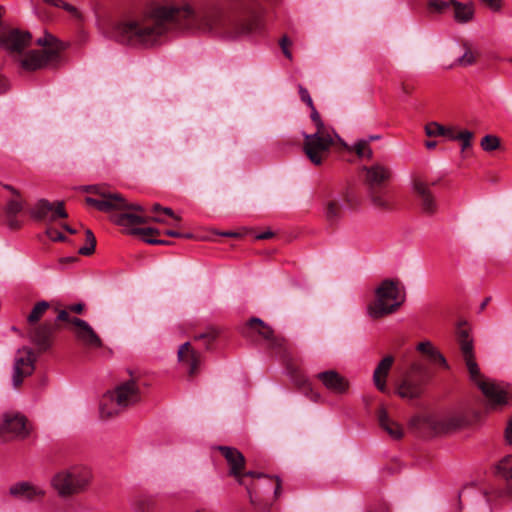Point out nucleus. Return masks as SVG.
<instances>
[{"mask_svg": "<svg viewBox=\"0 0 512 512\" xmlns=\"http://www.w3.org/2000/svg\"><path fill=\"white\" fill-rule=\"evenodd\" d=\"M9 88L7 80L0 75V94L5 93Z\"/></svg>", "mask_w": 512, "mask_h": 512, "instance_id": "nucleus-49", "label": "nucleus"}, {"mask_svg": "<svg viewBox=\"0 0 512 512\" xmlns=\"http://www.w3.org/2000/svg\"><path fill=\"white\" fill-rule=\"evenodd\" d=\"M60 261H61V263H72V262L76 261V258H74V257H67V258L61 259Z\"/></svg>", "mask_w": 512, "mask_h": 512, "instance_id": "nucleus-57", "label": "nucleus"}, {"mask_svg": "<svg viewBox=\"0 0 512 512\" xmlns=\"http://www.w3.org/2000/svg\"><path fill=\"white\" fill-rule=\"evenodd\" d=\"M316 378L332 393L345 394L349 389V381L335 370L320 372Z\"/></svg>", "mask_w": 512, "mask_h": 512, "instance_id": "nucleus-22", "label": "nucleus"}, {"mask_svg": "<svg viewBox=\"0 0 512 512\" xmlns=\"http://www.w3.org/2000/svg\"><path fill=\"white\" fill-rule=\"evenodd\" d=\"M378 138H379V136H372V137H371V140H376V139H378Z\"/></svg>", "mask_w": 512, "mask_h": 512, "instance_id": "nucleus-62", "label": "nucleus"}, {"mask_svg": "<svg viewBox=\"0 0 512 512\" xmlns=\"http://www.w3.org/2000/svg\"><path fill=\"white\" fill-rule=\"evenodd\" d=\"M140 400L141 392L137 380L134 377L124 380L102 396L100 416L102 419L113 418Z\"/></svg>", "mask_w": 512, "mask_h": 512, "instance_id": "nucleus-7", "label": "nucleus"}, {"mask_svg": "<svg viewBox=\"0 0 512 512\" xmlns=\"http://www.w3.org/2000/svg\"><path fill=\"white\" fill-rule=\"evenodd\" d=\"M450 10L453 12L454 20L459 24H467L474 19L475 5L473 2L462 3L450 0Z\"/></svg>", "mask_w": 512, "mask_h": 512, "instance_id": "nucleus-29", "label": "nucleus"}, {"mask_svg": "<svg viewBox=\"0 0 512 512\" xmlns=\"http://www.w3.org/2000/svg\"><path fill=\"white\" fill-rule=\"evenodd\" d=\"M166 235L170 236V237H175V238H180L183 236L182 233L176 231V230H173V229H170V230H167L165 232Z\"/></svg>", "mask_w": 512, "mask_h": 512, "instance_id": "nucleus-51", "label": "nucleus"}, {"mask_svg": "<svg viewBox=\"0 0 512 512\" xmlns=\"http://www.w3.org/2000/svg\"><path fill=\"white\" fill-rule=\"evenodd\" d=\"M179 223L180 222H177V221H174L173 223L172 222H169V226H173V227H178L179 226Z\"/></svg>", "mask_w": 512, "mask_h": 512, "instance_id": "nucleus-59", "label": "nucleus"}, {"mask_svg": "<svg viewBox=\"0 0 512 512\" xmlns=\"http://www.w3.org/2000/svg\"><path fill=\"white\" fill-rule=\"evenodd\" d=\"M29 214L32 219L46 226L45 234L49 239L57 242L67 241V237L53 225L58 219L68 217L64 202H50L46 199H40L29 209Z\"/></svg>", "mask_w": 512, "mask_h": 512, "instance_id": "nucleus-11", "label": "nucleus"}, {"mask_svg": "<svg viewBox=\"0 0 512 512\" xmlns=\"http://www.w3.org/2000/svg\"><path fill=\"white\" fill-rule=\"evenodd\" d=\"M288 374L291 377V380L293 381L294 385L301 390V392L308 397L310 400L314 402H318L321 398L320 394L315 392L311 386V383L308 381V379L301 373V371L293 366L292 364H289L287 366Z\"/></svg>", "mask_w": 512, "mask_h": 512, "instance_id": "nucleus-26", "label": "nucleus"}, {"mask_svg": "<svg viewBox=\"0 0 512 512\" xmlns=\"http://www.w3.org/2000/svg\"><path fill=\"white\" fill-rule=\"evenodd\" d=\"M45 3L53 5L55 7H60L66 10L73 18H75L79 23L83 21L82 13L74 6L64 2L63 0H44Z\"/></svg>", "mask_w": 512, "mask_h": 512, "instance_id": "nucleus-34", "label": "nucleus"}, {"mask_svg": "<svg viewBox=\"0 0 512 512\" xmlns=\"http://www.w3.org/2000/svg\"><path fill=\"white\" fill-rule=\"evenodd\" d=\"M249 329L256 331L268 344V347L277 354H283L285 351L284 340L274 335L273 330L267 326L261 319L252 318L248 322Z\"/></svg>", "mask_w": 512, "mask_h": 512, "instance_id": "nucleus-21", "label": "nucleus"}, {"mask_svg": "<svg viewBox=\"0 0 512 512\" xmlns=\"http://www.w3.org/2000/svg\"><path fill=\"white\" fill-rule=\"evenodd\" d=\"M57 318L60 321H63V322H66V323L72 325V320H73L74 317H71L67 310H60L58 312V317Z\"/></svg>", "mask_w": 512, "mask_h": 512, "instance_id": "nucleus-47", "label": "nucleus"}, {"mask_svg": "<svg viewBox=\"0 0 512 512\" xmlns=\"http://www.w3.org/2000/svg\"><path fill=\"white\" fill-rule=\"evenodd\" d=\"M3 15L4 7L0 5V46L13 53L24 70L35 71L60 61L61 52L65 49L64 43L46 33L36 41L37 45L41 47L40 50H30L24 53L23 50L31 39L30 33L6 26L2 21Z\"/></svg>", "mask_w": 512, "mask_h": 512, "instance_id": "nucleus-3", "label": "nucleus"}, {"mask_svg": "<svg viewBox=\"0 0 512 512\" xmlns=\"http://www.w3.org/2000/svg\"><path fill=\"white\" fill-rule=\"evenodd\" d=\"M511 61H512V58H511Z\"/></svg>", "mask_w": 512, "mask_h": 512, "instance_id": "nucleus-63", "label": "nucleus"}, {"mask_svg": "<svg viewBox=\"0 0 512 512\" xmlns=\"http://www.w3.org/2000/svg\"><path fill=\"white\" fill-rule=\"evenodd\" d=\"M219 452L222 454V456L226 459L229 467H230V475L236 478L237 482L240 485H243L246 487L249 501L252 505H257V495L252 490V488L247 485L245 481V477H251V478H267L269 481H275V489H274V495L275 498H278L281 494V480L278 477L270 478L267 475H264L262 473H257L254 471H249L247 473H243V469L245 467V457L244 455L237 450L236 448L227 447V446H219L217 448Z\"/></svg>", "mask_w": 512, "mask_h": 512, "instance_id": "nucleus-10", "label": "nucleus"}, {"mask_svg": "<svg viewBox=\"0 0 512 512\" xmlns=\"http://www.w3.org/2000/svg\"><path fill=\"white\" fill-rule=\"evenodd\" d=\"M36 360L37 355L32 348L22 347L17 351L12 377L14 388L18 389L22 385L23 380L32 375L35 370Z\"/></svg>", "mask_w": 512, "mask_h": 512, "instance_id": "nucleus-17", "label": "nucleus"}, {"mask_svg": "<svg viewBox=\"0 0 512 512\" xmlns=\"http://www.w3.org/2000/svg\"><path fill=\"white\" fill-rule=\"evenodd\" d=\"M481 148L486 152H492L500 148V138L495 135H486L480 142Z\"/></svg>", "mask_w": 512, "mask_h": 512, "instance_id": "nucleus-38", "label": "nucleus"}, {"mask_svg": "<svg viewBox=\"0 0 512 512\" xmlns=\"http://www.w3.org/2000/svg\"><path fill=\"white\" fill-rule=\"evenodd\" d=\"M483 4L494 11H499L502 7L501 0H481Z\"/></svg>", "mask_w": 512, "mask_h": 512, "instance_id": "nucleus-45", "label": "nucleus"}, {"mask_svg": "<svg viewBox=\"0 0 512 512\" xmlns=\"http://www.w3.org/2000/svg\"><path fill=\"white\" fill-rule=\"evenodd\" d=\"M218 332L214 328H209L205 332L198 333L194 336L197 341H202L207 350L212 348L213 342L217 339Z\"/></svg>", "mask_w": 512, "mask_h": 512, "instance_id": "nucleus-36", "label": "nucleus"}, {"mask_svg": "<svg viewBox=\"0 0 512 512\" xmlns=\"http://www.w3.org/2000/svg\"><path fill=\"white\" fill-rule=\"evenodd\" d=\"M31 428L27 418L19 412H7L0 421V442L6 443L13 439H24L30 434Z\"/></svg>", "mask_w": 512, "mask_h": 512, "instance_id": "nucleus-15", "label": "nucleus"}, {"mask_svg": "<svg viewBox=\"0 0 512 512\" xmlns=\"http://www.w3.org/2000/svg\"><path fill=\"white\" fill-rule=\"evenodd\" d=\"M474 133L469 130H458L450 125V141H457L461 146L462 157H466L467 150L472 146Z\"/></svg>", "mask_w": 512, "mask_h": 512, "instance_id": "nucleus-32", "label": "nucleus"}, {"mask_svg": "<svg viewBox=\"0 0 512 512\" xmlns=\"http://www.w3.org/2000/svg\"><path fill=\"white\" fill-rule=\"evenodd\" d=\"M177 359L187 369L189 378H193L198 373L201 354L195 350L190 342H185L179 346Z\"/></svg>", "mask_w": 512, "mask_h": 512, "instance_id": "nucleus-19", "label": "nucleus"}, {"mask_svg": "<svg viewBox=\"0 0 512 512\" xmlns=\"http://www.w3.org/2000/svg\"><path fill=\"white\" fill-rule=\"evenodd\" d=\"M311 118L316 124L317 131L313 134H306L304 138V151L308 159L314 165H321L324 156L334 145L333 136L326 130L315 107L311 108Z\"/></svg>", "mask_w": 512, "mask_h": 512, "instance_id": "nucleus-12", "label": "nucleus"}, {"mask_svg": "<svg viewBox=\"0 0 512 512\" xmlns=\"http://www.w3.org/2000/svg\"><path fill=\"white\" fill-rule=\"evenodd\" d=\"M64 230H66L68 233L70 234H75L76 233V230L71 228L69 225L67 224H61L60 225Z\"/></svg>", "mask_w": 512, "mask_h": 512, "instance_id": "nucleus-55", "label": "nucleus"}, {"mask_svg": "<svg viewBox=\"0 0 512 512\" xmlns=\"http://www.w3.org/2000/svg\"><path fill=\"white\" fill-rule=\"evenodd\" d=\"M335 137L338 139V141L341 143V145L346 147V144L341 140V138L338 137V135H335Z\"/></svg>", "mask_w": 512, "mask_h": 512, "instance_id": "nucleus-60", "label": "nucleus"}, {"mask_svg": "<svg viewBox=\"0 0 512 512\" xmlns=\"http://www.w3.org/2000/svg\"><path fill=\"white\" fill-rule=\"evenodd\" d=\"M458 43L463 50V54L455 60L453 65L467 67L475 64L480 55L479 51L475 50L473 44L465 38H459Z\"/></svg>", "mask_w": 512, "mask_h": 512, "instance_id": "nucleus-31", "label": "nucleus"}, {"mask_svg": "<svg viewBox=\"0 0 512 512\" xmlns=\"http://www.w3.org/2000/svg\"><path fill=\"white\" fill-rule=\"evenodd\" d=\"M354 152L360 158L366 157L371 159L373 157V151L369 147V143L366 140L358 141L354 146Z\"/></svg>", "mask_w": 512, "mask_h": 512, "instance_id": "nucleus-39", "label": "nucleus"}, {"mask_svg": "<svg viewBox=\"0 0 512 512\" xmlns=\"http://www.w3.org/2000/svg\"><path fill=\"white\" fill-rule=\"evenodd\" d=\"M425 146L427 149L432 150L437 146V141L434 140H428L425 142Z\"/></svg>", "mask_w": 512, "mask_h": 512, "instance_id": "nucleus-54", "label": "nucleus"}, {"mask_svg": "<svg viewBox=\"0 0 512 512\" xmlns=\"http://www.w3.org/2000/svg\"><path fill=\"white\" fill-rule=\"evenodd\" d=\"M453 337L470 380L488 399L489 407L498 409L512 403V388L509 385L489 382L481 374L476 362L472 325L466 318L458 316L455 319Z\"/></svg>", "mask_w": 512, "mask_h": 512, "instance_id": "nucleus-4", "label": "nucleus"}, {"mask_svg": "<svg viewBox=\"0 0 512 512\" xmlns=\"http://www.w3.org/2000/svg\"><path fill=\"white\" fill-rule=\"evenodd\" d=\"M299 94H300V98L303 102H305L310 108H313V101L308 93V91L300 86L299 87Z\"/></svg>", "mask_w": 512, "mask_h": 512, "instance_id": "nucleus-44", "label": "nucleus"}, {"mask_svg": "<svg viewBox=\"0 0 512 512\" xmlns=\"http://www.w3.org/2000/svg\"><path fill=\"white\" fill-rule=\"evenodd\" d=\"M86 236V246H83L79 249V254L84 256H89L94 253L96 247V238L93 232L89 229L85 231Z\"/></svg>", "mask_w": 512, "mask_h": 512, "instance_id": "nucleus-37", "label": "nucleus"}, {"mask_svg": "<svg viewBox=\"0 0 512 512\" xmlns=\"http://www.w3.org/2000/svg\"><path fill=\"white\" fill-rule=\"evenodd\" d=\"M152 211L154 213H164L165 215L169 216L170 218L173 219V221H177V222H180L181 221V217H179L178 215H176L173 210L171 208H168V207H162L160 204L156 203L153 205L152 207Z\"/></svg>", "mask_w": 512, "mask_h": 512, "instance_id": "nucleus-41", "label": "nucleus"}, {"mask_svg": "<svg viewBox=\"0 0 512 512\" xmlns=\"http://www.w3.org/2000/svg\"><path fill=\"white\" fill-rule=\"evenodd\" d=\"M376 418L379 426L393 439H401L404 435L403 427L390 418L387 410L380 407L376 412Z\"/></svg>", "mask_w": 512, "mask_h": 512, "instance_id": "nucleus-27", "label": "nucleus"}, {"mask_svg": "<svg viewBox=\"0 0 512 512\" xmlns=\"http://www.w3.org/2000/svg\"><path fill=\"white\" fill-rule=\"evenodd\" d=\"M132 506L135 512H154L156 500L151 495L141 494L134 498Z\"/></svg>", "mask_w": 512, "mask_h": 512, "instance_id": "nucleus-33", "label": "nucleus"}, {"mask_svg": "<svg viewBox=\"0 0 512 512\" xmlns=\"http://www.w3.org/2000/svg\"><path fill=\"white\" fill-rule=\"evenodd\" d=\"M274 236V233L271 232V231H267V232H264V233H261V234H258L256 236V239L258 240H265V239H270Z\"/></svg>", "mask_w": 512, "mask_h": 512, "instance_id": "nucleus-50", "label": "nucleus"}, {"mask_svg": "<svg viewBox=\"0 0 512 512\" xmlns=\"http://www.w3.org/2000/svg\"><path fill=\"white\" fill-rule=\"evenodd\" d=\"M281 0H205L197 9L185 0H151L103 23L104 33L133 47H154L172 31H212L253 37L264 31L263 16Z\"/></svg>", "mask_w": 512, "mask_h": 512, "instance_id": "nucleus-1", "label": "nucleus"}, {"mask_svg": "<svg viewBox=\"0 0 512 512\" xmlns=\"http://www.w3.org/2000/svg\"><path fill=\"white\" fill-rule=\"evenodd\" d=\"M182 237H185V238H189V239H190V238H192V235H191V234H183V236H182Z\"/></svg>", "mask_w": 512, "mask_h": 512, "instance_id": "nucleus-61", "label": "nucleus"}, {"mask_svg": "<svg viewBox=\"0 0 512 512\" xmlns=\"http://www.w3.org/2000/svg\"><path fill=\"white\" fill-rule=\"evenodd\" d=\"M409 427L422 436H433L444 431V424L433 414H418L411 418Z\"/></svg>", "mask_w": 512, "mask_h": 512, "instance_id": "nucleus-18", "label": "nucleus"}, {"mask_svg": "<svg viewBox=\"0 0 512 512\" xmlns=\"http://www.w3.org/2000/svg\"><path fill=\"white\" fill-rule=\"evenodd\" d=\"M481 420L482 414L477 410L469 409L450 413V430L472 427L479 424Z\"/></svg>", "mask_w": 512, "mask_h": 512, "instance_id": "nucleus-24", "label": "nucleus"}, {"mask_svg": "<svg viewBox=\"0 0 512 512\" xmlns=\"http://www.w3.org/2000/svg\"><path fill=\"white\" fill-rule=\"evenodd\" d=\"M402 89L407 94H409L411 92V90H412V88L410 86L406 85V84L402 85Z\"/></svg>", "mask_w": 512, "mask_h": 512, "instance_id": "nucleus-58", "label": "nucleus"}, {"mask_svg": "<svg viewBox=\"0 0 512 512\" xmlns=\"http://www.w3.org/2000/svg\"><path fill=\"white\" fill-rule=\"evenodd\" d=\"M504 439L506 443L512 445V416L507 420V424L504 430Z\"/></svg>", "mask_w": 512, "mask_h": 512, "instance_id": "nucleus-43", "label": "nucleus"}, {"mask_svg": "<svg viewBox=\"0 0 512 512\" xmlns=\"http://www.w3.org/2000/svg\"><path fill=\"white\" fill-rule=\"evenodd\" d=\"M72 330L78 341L83 345L90 348L102 347V340L86 321L80 318H73Z\"/></svg>", "mask_w": 512, "mask_h": 512, "instance_id": "nucleus-20", "label": "nucleus"}, {"mask_svg": "<svg viewBox=\"0 0 512 512\" xmlns=\"http://www.w3.org/2000/svg\"><path fill=\"white\" fill-rule=\"evenodd\" d=\"M490 301H491V297H486L483 300V302L480 304L479 311L483 312L486 309V307H487V305L489 304Z\"/></svg>", "mask_w": 512, "mask_h": 512, "instance_id": "nucleus-52", "label": "nucleus"}, {"mask_svg": "<svg viewBox=\"0 0 512 512\" xmlns=\"http://www.w3.org/2000/svg\"><path fill=\"white\" fill-rule=\"evenodd\" d=\"M417 350L423 362H414L396 383V393L403 399H419L426 385L431 383L439 369L447 366L446 358L429 341L420 342Z\"/></svg>", "mask_w": 512, "mask_h": 512, "instance_id": "nucleus-5", "label": "nucleus"}, {"mask_svg": "<svg viewBox=\"0 0 512 512\" xmlns=\"http://www.w3.org/2000/svg\"><path fill=\"white\" fill-rule=\"evenodd\" d=\"M68 309L71 312L81 314L84 310V304H82V303L73 304V305H70Z\"/></svg>", "mask_w": 512, "mask_h": 512, "instance_id": "nucleus-48", "label": "nucleus"}, {"mask_svg": "<svg viewBox=\"0 0 512 512\" xmlns=\"http://www.w3.org/2000/svg\"><path fill=\"white\" fill-rule=\"evenodd\" d=\"M49 307L50 304L47 301H40L35 304L27 317L30 325L28 336L31 342L38 347L39 352L46 351L51 344L53 326L48 323L36 325Z\"/></svg>", "mask_w": 512, "mask_h": 512, "instance_id": "nucleus-14", "label": "nucleus"}, {"mask_svg": "<svg viewBox=\"0 0 512 512\" xmlns=\"http://www.w3.org/2000/svg\"><path fill=\"white\" fill-rule=\"evenodd\" d=\"M364 183L372 205L381 211L394 209L392 196L387 189L388 183L393 177L392 169L380 162L362 168Z\"/></svg>", "mask_w": 512, "mask_h": 512, "instance_id": "nucleus-6", "label": "nucleus"}, {"mask_svg": "<svg viewBox=\"0 0 512 512\" xmlns=\"http://www.w3.org/2000/svg\"><path fill=\"white\" fill-rule=\"evenodd\" d=\"M394 363L392 355L385 356L377 365L373 373V382L377 389L382 393L388 392L386 379L389 375L390 369Z\"/></svg>", "mask_w": 512, "mask_h": 512, "instance_id": "nucleus-28", "label": "nucleus"}, {"mask_svg": "<svg viewBox=\"0 0 512 512\" xmlns=\"http://www.w3.org/2000/svg\"><path fill=\"white\" fill-rule=\"evenodd\" d=\"M9 492L12 496L27 502L36 501L45 495V491L43 489L28 482H19L12 485Z\"/></svg>", "mask_w": 512, "mask_h": 512, "instance_id": "nucleus-25", "label": "nucleus"}, {"mask_svg": "<svg viewBox=\"0 0 512 512\" xmlns=\"http://www.w3.org/2000/svg\"><path fill=\"white\" fill-rule=\"evenodd\" d=\"M404 301L405 293L400 282L385 279L375 288L374 297L367 305V313L373 319H380L396 312Z\"/></svg>", "mask_w": 512, "mask_h": 512, "instance_id": "nucleus-8", "label": "nucleus"}, {"mask_svg": "<svg viewBox=\"0 0 512 512\" xmlns=\"http://www.w3.org/2000/svg\"><path fill=\"white\" fill-rule=\"evenodd\" d=\"M447 7L448 4L444 1L428 0L426 7L427 16L430 18H435L438 15L442 14Z\"/></svg>", "mask_w": 512, "mask_h": 512, "instance_id": "nucleus-35", "label": "nucleus"}, {"mask_svg": "<svg viewBox=\"0 0 512 512\" xmlns=\"http://www.w3.org/2000/svg\"><path fill=\"white\" fill-rule=\"evenodd\" d=\"M497 474L505 483V489L498 491V495L512 496V455L505 456L497 465Z\"/></svg>", "mask_w": 512, "mask_h": 512, "instance_id": "nucleus-30", "label": "nucleus"}, {"mask_svg": "<svg viewBox=\"0 0 512 512\" xmlns=\"http://www.w3.org/2000/svg\"><path fill=\"white\" fill-rule=\"evenodd\" d=\"M460 498H461V492L458 493V504L455 509L450 508V512H461V506H460Z\"/></svg>", "mask_w": 512, "mask_h": 512, "instance_id": "nucleus-56", "label": "nucleus"}, {"mask_svg": "<svg viewBox=\"0 0 512 512\" xmlns=\"http://www.w3.org/2000/svg\"><path fill=\"white\" fill-rule=\"evenodd\" d=\"M292 45V41L291 39L287 36V35H284L280 40H279V46L282 50V53L284 54V56L286 58H288L289 60L292 59V53L289 49V47Z\"/></svg>", "mask_w": 512, "mask_h": 512, "instance_id": "nucleus-42", "label": "nucleus"}, {"mask_svg": "<svg viewBox=\"0 0 512 512\" xmlns=\"http://www.w3.org/2000/svg\"><path fill=\"white\" fill-rule=\"evenodd\" d=\"M413 191L424 213L432 215L437 211V203L428 186L420 179L413 180Z\"/></svg>", "mask_w": 512, "mask_h": 512, "instance_id": "nucleus-23", "label": "nucleus"}, {"mask_svg": "<svg viewBox=\"0 0 512 512\" xmlns=\"http://www.w3.org/2000/svg\"><path fill=\"white\" fill-rule=\"evenodd\" d=\"M425 131L428 137H434L439 135L445 136L448 130L445 128V126H442L436 122H431L426 125Z\"/></svg>", "mask_w": 512, "mask_h": 512, "instance_id": "nucleus-40", "label": "nucleus"}, {"mask_svg": "<svg viewBox=\"0 0 512 512\" xmlns=\"http://www.w3.org/2000/svg\"><path fill=\"white\" fill-rule=\"evenodd\" d=\"M354 205L355 197L350 186L329 191L323 202V217L327 229L335 231L344 214L345 206L353 207Z\"/></svg>", "mask_w": 512, "mask_h": 512, "instance_id": "nucleus-13", "label": "nucleus"}, {"mask_svg": "<svg viewBox=\"0 0 512 512\" xmlns=\"http://www.w3.org/2000/svg\"><path fill=\"white\" fill-rule=\"evenodd\" d=\"M82 190L91 193L97 197H86V204L96 209L109 213L110 219L117 225L127 228L130 235L152 236L159 235L160 231L156 228H139L138 225L146 224L150 221L169 224L163 217H148L144 214L145 209L138 204H130L120 194L111 192L105 186L89 185L82 187Z\"/></svg>", "mask_w": 512, "mask_h": 512, "instance_id": "nucleus-2", "label": "nucleus"}, {"mask_svg": "<svg viewBox=\"0 0 512 512\" xmlns=\"http://www.w3.org/2000/svg\"><path fill=\"white\" fill-rule=\"evenodd\" d=\"M3 188L9 192L6 203L3 207L5 223L11 230H19L23 226V222L19 219V215L25 210L26 200L22 193L9 184H3Z\"/></svg>", "mask_w": 512, "mask_h": 512, "instance_id": "nucleus-16", "label": "nucleus"}, {"mask_svg": "<svg viewBox=\"0 0 512 512\" xmlns=\"http://www.w3.org/2000/svg\"><path fill=\"white\" fill-rule=\"evenodd\" d=\"M93 479L92 470L84 464H74L57 472L52 487L63 498L72 497L88 490Z\"/></svg>", "mask_w": 512, "mask_h": 512, "instance_id": "nucleus-9", "label": "nucleus"}, {"mask_svg": "<svg viewBox=\"0 0 512 512\" xmlns=\"http://www.w3.org/2000/svg\"><path fill=\"white\" fill-rule=\"evenodd\" d=\"M144 241L151 245H170L171 244V242L168 240H161V239L151 238L148 236H145Z\"/></svg>", "mask_w": 512, "mask_h": 512, "instance_id": "nucleus-46", "label": "nucleus"}, {"mask_svg": "<svg viewBox=\"0 0 512 512\" xmlns=\"http://www.w3.org/2000/svg\"><path fill=\"white\" fill-rule=\"evenodd\" d=\"M220 235L225 236V237H233V238H237L240 236L239 233L233 232V231L222 232V233H220Z\"/></svg>", "mask_w": 512, "mask_h": 512, "instance_id": "nucleus-53", "label": "nucleus"}]
</instances>
